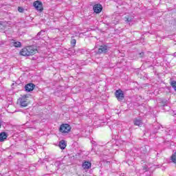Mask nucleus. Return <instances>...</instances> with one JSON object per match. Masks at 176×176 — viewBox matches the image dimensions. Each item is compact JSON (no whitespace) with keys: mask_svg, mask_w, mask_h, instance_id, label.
I'll return each instance as SVG.
<instances>
[{"mask_svg":"<svg viewBox=\"0 0 176 176\" xmlns=\"http://www.w3.org/2000/svg\"><path fill=\"white\" fill-rule=\"evenodd\" d=\"M59 131L63 134H67L69 131H71V126L68 124H61L59 128Z\"/></svg>","mask_w":176,"mask_h":176,"instance_id":"3","label":"nucleus"},{"mask_svg":"<svg viewBox=\"0 0 176 176\" xmlns=\"http://www.w3.org/2000/svg\"><path fill=\"white\" fill-rule=\"evenodd\" d=\"M12 43L14 47H21V43L20 41H14Z\"/></svg>","mask_w":176,"mask_h":176,"instance_id":"15","label":"nucleus"},{"mask_svg":"<svg viewBox=\"0 0 176 176\" xmlns=\"http://www.w3.org/2000/svg\"><path fill=\"white\" fill-rule=\"evenodd\" d=\"M171 160L173 163H176V154H174L171 156Z\"/></svg>","mask_w":176,"mask_h":176,"instance_id":"17","label":"nucleus"},{"mask_svg":"<svg viewBox=\"0 0 176 176\" xmlns=\"http://www.w3.org/2000/svg\"><path fill=\"white\" fill-rule=\"evenodd\" d=\"M27 98H28V95H23L21 98H19L18 101L20 102L21 107L25 108V107H28V102L27 101Z\"/></svg>","mask_w":176,"mask_h":176,"instance_id":"2","label":"nucleus"},{"mask_svg":"<svg viewBox=\"0 0 176 176\" xmlns=\"http://www.w3.org/2000/svg\"><path fill=\"white\" fill-rule=\"evenodd\" d=\"M8 138V133L6 132L0 133V142H3Z\"/></svg>","mask_w":176,"mask_h":176,"instance_id":"11","label":"nucleus"},{"mask_svg":"<svg viewBox=\"0 0 176 176\" xmlns=\"http://www.w3.org/2000/svg\"><path fill=\"white\" fill-rule=\"evenodd\" d=\"M28 151L31 152V153H35V151H34V149H32V148H29Z\"/></svg>","mask_w":176,"mask_h":176,"instance_id":"20","label":"nucleus"},{"mask_svg":"<svg viewBox=\"0 0 176 176\" xmlns=\"http://www.w3.org/2000/svg\"><path fill=\"white\" fill-rule=\"evenodd\" d=\"M108 53V47L107 45H101L97 51V54H105Z\"/></svg>","mask_w":176,"mask_h":176,"instance_id":"6","label":"nucleus"},{"mask_svg":"<svg viewBox=\"0 0 176 176\" xmlns=\"http://www.w3.org/2000/svg\"><path fill=\"white\" fill-rule=\"evenodd\" d=\"M41 34H45V30H41V32H39L37 35L34 37V39L36 41H39V39H41Z\"/></svg>","mask_w":176,"mask_h":176,"instance_id":"14","label":"nucleus"},{"mask_svg":"<svg viewBox=\"0 0 176 176\" xmlns=\"http://www.w3.org/2000/svg\"><path fill=\"white\" fill-rule=\"evenodd\" d=\"M58 146L59 148H60V149H65L67 146V144H65V141H64V140H60L59 142Z\"/></svg>","mask_w":176,"mask_h":176,"instance_id":"12","label":"nucleus"},{"mask_svg":"<svg viewBox=\"0 0 176 176\" xmlns=\"http://www.w3.org/2000/svg\"><path fill=\"white\" fill-rule=\"evenodd\" d=\"M115 96L117 98L118 101H123V100H124V93L122 89L116 90Z\"/></svg>","mask_w":176,"mask_h":176,"instance_id":"5","label":"nucleus"},{"mask_svg":"<svg viewBox=\"0 0 176 176\" xmlns=\"http://www.w3.org/2000/svg\"><path fill=\"white\" fill-rule=\"evenodd\" d=\"M94 12L98 14V13H101L102 12V6L101 4H95L94 6Z\"/></svg>","mask_w":176,"mask_h":176,"instance_id":"7","label":"nucleus"},{"mask_svg":"<svg viewBox=\"0 0 176 176\" xmlns=\"http://www.w3.org/2000/svg\"><path fill=\"white\" fill-rule=\"evenodd\" d=\"M33 6L38 12H43V3H42V1H35L33 3Z\"/></svg>","mask_w":176,"mask_h":176,"instance_id":"4","label":"nucleus"},{"mask_svg":"<svg viewBox=\"0 0 176 176\" xmlns=\"http://www.w3.org/2000/svg\"><path fill=\"white\" fill-rule=\"evenodd\" d=\"M1 126H2V124L0 122V129H1Z\"/></svg>","mask_w":176,"mask_h":176,"instance_id":"23","label":"nucleus"},{"mask_svg":"<svg viewBox=\"0 0 176 176\" xmlns=\"http://www.w3.org/2000/svg\"><path fill=\"white\" fill-rule=\"evenodd\" d=\"M141 151H142L143 153H146V151H147L146 147V146L142 147Z\"/></svg>","mask_w":176,"mask_h":176,"instance_id":"19","label":"nucleus"},{"mask_svg":"<svg viewBox=\"0 0 176 176\" xmlns=\"http://www.w3.org/2000/svg\"><path fill=\"white\" fill-rule=\"evenodd\" d=\"M82 167L84 170H89V168H91V163L90 162L85 161L82 163Z\"/></svg>","mask_w":176,"mask_h":176,"instance_id":"9","label":"nucleus"},{"mask_svg":"<svg viewBox=\"0 0 176 176\" xmlns=\"http://www.w3.org/2000/svg\"><path fill=\"white\" fill-rule=\"evenodd\" d=\"M135 126H142V120L138 118H135L133 120Z\"/></svg>","mask_w":176,"mask_h":176,"instance_id":"13","label":"nucleus"},{"mask_svg":"<svg viewBox=\"0 0 176 176\" xmlns=\"http://www.w3.org/2000/svg\"><path fill=\"white\" fill-rule=\"evenodd\" d=\"M18 12H19V13H24V8H23V7H18Z\"/></svg>","mask_w":176,"mask_h":176,"instance_id":"18","label":"nucleus"},{"mask_svg":"<svg viewBox=\"0 0 176 176\" xmlns=\"http://www.w3.org/2000/svg\"><path fill=\"white\" fill-rule=\"evenodd\" d=\"M143 170L148 171V167L146 166H143Z\"/></svg>","mask_w":176,"mask_h":176,"instance_id":"21","label":"nucleus"},{"mask_svg":"<svg viewBox=\"0 0 176 176\" xmlns=\"http://www.w3.org/2000/svg\"><path fill=\"white\" fill-rule=\"evenodd\" d=\"M71 45L72 46L75 47V45H76V40L75 38L72 39Z\"/></svg>","mask_w":176,"mask_h":176,"instance_id":"16","label":"nucleus"},{"mask_svg":"<svg viewBox=\"0 0 176 176\" xmlns=\"http://www.w3.org/2000/svg\"><path fill=\"white\" fill-rule=\"evenodd\" d=\"M0 24H1V22H0Z\"/></svg>","mask_w":176,"mask_h":176,"instance_id":"24","label":"nucleus"},{"mask_svg":"<svg viewBox=\"0 0 176 176\" xmlns=\"http://www.w3.org/2000/svg\"><path fill=\"white\" fill-rule=\"evenodd\" d=\"M35 89V84L34 83H28L25 86V91H32Z\"/></svg>","mask_w":176,"mask_h":176,"instance_id":"8","label":"nucleus"},{"mask_svg":"<svg viewBox=\"0 0 176 176\" xmlns=\"http://www.w3.org/2000/svg\"><path fill=\"white\" fill-rule=\"evenodd\" d=\"M124 20L126 23H131L134 20V16L126 15L124 16Z\"/></svg>","mask_w":176,"mask_h":176,"instance_id":"10","label":"nucleus"},{"mask_svg":"<svg viewBox=\"0 0 176 176\" xmlns=\"http://www.w3.org/2000/svg\"><path fill=\"white\" fill-rule=\"evenodd\" d=\"M144 52H140V54H139V56H140V57H144Z\"/></svg>","mask_w":176,"mask_h":176,"instance_id":"22","label":"nucleus"},{"mask_svg":"<svg viewBox=\"0 0 176 176\" xmlns=\"http://www.w3.org/2000/svg\"><path fill=\"white\" fill-rule=\"evenodd\" d=\"M36 48H34L32 46L26 47L21 50L20 52L21 56H34L36 53Z\"/></svg>","mask_w":176,"mask_h":176,"instance_id":"1","label":"nucleus"}]
</instances>
